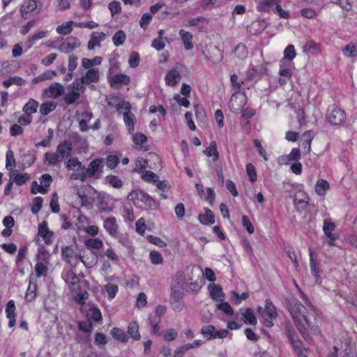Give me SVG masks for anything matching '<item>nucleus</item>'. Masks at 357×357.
I'll return each instance as SVG.
<instances>
[{
  "instance_id": "obj_1",
  "label": "nucleus",
  "mask_w": 357,
  "mask_h": 357,
  "mask_svg": "<svg viewBox=\"0 0 357 357\" xmlns=\"http://www.w3.org/2000/svg\"><path fill=\"white\" fill-rule=\"evenodd\" d=\"M287 309L302 336L307 342H310L311 337H309L307 333V328L313 330L315 333H319L320 331L317 327L314 326L306 315L305 306L298 299L291 298L289 301Z\"/></svg>"
},
{
  "instance_id": "obj_2",
  "label": "nucleus",
  "mask_w": 357,
  "mask_h": 357,
  "mask_svg": "<svg viewBox=\"0 0 357 357\" xmlns=\"http://www.w3.org/2000/svg\"><path fill=\"white\" fill-rule=\"evenodd\" d=\"M230 80L236 91L231 96L229 107L232 112L238 113L242 110L245 105V98L239 96V91L243 82L238 80V76L236 74L231 75Z\"/></svg>"
},
{
  "instance_id": "obj_3",
  "label": "nucleus",
  "mask_w": 357,
  "mask_h": 357,
  "mask_svg": "<svg viewBox=\"0 0 357 357\" xmlns=\"http://www.w3.org/2000/svg\"><path fill=\"white\" fill-rule=\"evenodd\" d=\"M176 280H178L177 284L178 287L174 286L172 287L170 294V305L172 308L175 311H181L183 307V298L184 293L180 289L182 286L183 281V273L182 272H178L176 275Z\"/></svg>"
},
{
  "instance_id": "obj_4",
  "label": "nucleus",
  "mask_w": 357,
  "mask_h": 357,
  "mask_svg": "<svg viewBox=\"0 0 357 357\" xmlns=\"http://www.w3.org/2000/svg\"><path fill=\"white\" fill-rule=\"evenodd\" d=\"M128 199L137 204L142 202L148 209L154 210L158 208L157 202L146 192L137 190L128 194Z\"/></svg>"
},
{
  "instance_id": "obj_5",
  "label": "nucleus",
  "mask_w": 357,
  "mask_h": 357,
  "mask_svg": "<svg viewBox=\"0 0 357 357\" xmlns=\"http://www.w3.org/2000/svg\"><path fill=\"white\" fill-rule=\"evenodd\" d=\"M258 312L264 319V325L268 328L272 327L273 326L272 319L278 317L277 309L272 301L267 298L265 301L264 309L259 307Z\"/></svg>"
},
{
  "instance_id": "obj_6",
  "label": "nucleus",
  "mask_w": 357,
  "mask_h": 357,
  "mask_svg": "<svg viewBox=\"0 0 357 357\" xmlns=\"http://www.w3.org/2000/svg\"><path fill=\"white\" fill-rule=\"evenodd\" d=\"M347 116L344 110L337 107L335 105L328 107L327 119L331 125L340 126L345 122Z\"/></svg>"
},
{
  "instance_id": "obj_7",
  "label": "nucleus",
  "mask_w": 357,
  "mask_h": 357,
  "mask_svg": "<svg viewBox=\"0 0 357 357\" xmlns=\"http://www.w3.org/2000/svg\"><path fill=\"white\" fill-rule=\"evenodd\" d=\"M40 184H38L36 181L31 183V192L36 195L37 193L46 194L48 192V188L52 182V177L49 174H43L40 178Z\"/></svg>"
},
{
  "instance_id": "obj_8",
  "label": "nucleus",
  "mask_w": 357,
  "mask_h": 357,
  "mask_svg": "<svg viewBox=\"0 0 357 357\" xmlns=\"http://www.w3.org/2000/svg\"><path fill=\"white\" fill-rule=\"evenodd\" d=\"M61 255L63 259L72 266H76L79 259L85 264L83 257L76 254L75 251L70 246H64L61 248Z\"/></svg>"
},
{
  "instance_id": "obj_9",
  "label": "nucleus",
  "mask_w": 357,
  "mask_h": 357,
  "mask_svg": "<svg viewBox=\"0 0 357 357\" xmlns=\"http://www.w3.org/2000/svg\"><path fill=\"white\" fill-rule=\"evenodd\" d=\"M335 229V224L332 222L331 218H326L324 220L323 231L326 237V243L330 246H335V241L339 237V235L333 233Z\"/></svg>"
},
{
  "instance_id": "obj_10",
  "label": "nucleus",
  "mask_w": 357,
  "mask_h": 357,
  "mask_svg": "<svg viewBox=\"0 0 357 357\" xmlns=\"http://www.w3.org/2000/svg\"><path fill=\"white\" fill-rule=\"evenodd\" d=\"M81 45L79 40L76 37H68L63 41L57 47L60 52L68 54L75 50V48L79 47Z\"/></svg>"
},
{
  "instance_id": "obj_11",
  "label": "nucleus",
  "mask_w": 357,
  "mask_h": 357,
  "mask_svg": "<svg viewBox=\"0 0 357 357\" xmlns=\"http://www.w3.org/2000/svg\"><path fill=\"white\" fill-rule=\"evenodd\" d=\"M202 54L208 61L217 63L222 59V54L216 46H209L202 51Z\"/></svg>"
},
{
  "instance_id": "obj_12",
  "label": "nucleus",
  "mask_w": 357,
  "mask_h": 357,
  "mask_svg": "<svg viewBox=\"0 0 357 357\" xmlns=\"http://www.w3.org/2000/svg\"><path fill=\"white\" fill-rule=\"evenodd\" d=\"M38 233L43 238L46 244L50 245L52 243L54 234L49 229L47 222L43 221L39 224Z\"/></svg>"
},
{
  "instance_id": "obj_13",
  "label": "nucleus",
  "mask_w": 357,
  "mask_h": 357,
  "mask_svg": "<svg viewBox=\"0 0 357 357\" xmlns=\"http://www.w3.org/2000/svg\"><path fill=\"white\" fill-rule=\"evenodd\" d=\"M103 168V159L96 158L92 160L88 167H86V172L90 177L96 176L97 174H101Z\"/></svg>"
},
{
  "instance_id": "obj_14",
  "label": "nucleus",
  "mask_w": 357,
  "mask_h": 357,
  "mask_svg": "<svg viewBox=\"0 0 357 357\" xmlns=\"http://www.w3.org/2000/svg\"><path fill=\"white\" fill-rule=\"evenodd\" d=\"M44 93L47 97L56 99L64 93V89L61 84L54 82L46 89Z\"/></svg>"
},
{
  "instance_id": "obj_15",
  "label": "nucleus",
  "mask_w": 357,
  "mask_h": 357,
  "mask_svg": "<svg viewBox=\"0 0 357 357\" xmlns=\"http://www.w3.org/2000/svg\"><path fill=\"white\" fill-rule=\"evenodd\" d=\"M72 149V143L68 140H65L59 144L56 152L58 153L61 161H63L65 158L71 155Z\"/></svg>"
},
{
  "instance_id": "obj_16",
  "label": "nucleus",
  "mask_w": 357,
  "mask_h": 357,
  "mask_svg": "<svg viewBox=\"0 0 357 357\" xmlns=\"http://www.w3.org/2000/svg\"><path fill=\"white\" fill-rule=\"evenodd\" d=\"M103 227L105 229L112 237H116L119 230V225L114 217H108L103 219Z\"/></svg>"
},
{
  "instance_id": "obj_17",
  "label": "nucleus",
  "mask_w": 357,
  "mask_h": 357,
  "mask_svg": "<svg viewBox=\"0 0 357 357\" xmlns=\"http://www.w3.org/2000/svg\"><path fill=\"white\" fill-rule=\"evenodd\" d=\"M63 278L69 286L70 291L76 289V287L79 286V279L72 270L66 271L63 275Z\"/></svg>"
},
{
  "instance_id": "obj_18",
  "label": "nucleus",
  "mask_w": 357,
  "mask_h": 357,
  "mask_svg": "<svg viewBox=\"0 0 357 357\" xmlns=\"http://www.w3.org/2000/svg\"><path fill=\"white\" fill-rule=\"evenodd\" d=\"M105 36L106 35L103 32L93 31L91 33V38L88 43V50H92L96 46H100V43L105 39Z\"/></svg>"
},
{
  "instance_id": "obj_19",
  "label": "nucleus",
  "mask_w": 357,
  "mask_h": 357,
  "mask_svg": "<svg viewBox=\"0 0 357 357\" xmlns=\"http://www.w3.org/2000/svg\"><path fill=\"white\" fill-rule=\"evenodd\" d=\"M6 314L7 318L9 319L8 326L10 328L13 327L16 323V314L15 302L13 300H10L8 302L6 307Z\"/></svg>"
},
{
  "instance_id": "obj_20",
  "label": "nucleus",
  "mask_w": 357,
  "mask_h": 357,
  "mask_svg": "<svg viewBox=\"0 0 357 357\" xmlns=\"http://www.w3.org/2000/svg\"><path fill=\"white\" fill-rule=\"evenodd\" d=\"M287 336L295 351L302 350L305 348L303 346V342L296 335L294 331L289 328H287Z\"/></svg>"
},
{
  "instance_id": "obj_21",
  "label": "nucleus",
  "mask_w": 357,
  "mask_h": 357,
  "mask_svg": "<svg viewBox=\"0 0 357 357\" xmlns=\"http://www.w3.org/2000/svg\"><path fill=\"white\" fill-rule=\"evenodd\" d=\"M179 36L184 44V47L186 50H190L193 48L194 45L192 43V34L183 29H181L178 32Z\"/></svg>"
},
{
  "instance_id": "obj_22",
  "label": "nucleus",
  "mask_w": 357,
  "mask_h": 357,
  "mask_svg": "<svg viewBox=\"0 0 357 357\" xmlns=\"http://www.w3.org/2000/svg\"><path fill=\"white\" fill-rule=\"evenodd\" d=\"M181 78L179 71L175 68L170 70L165 76L166 84L169 86H174Z\"/></svg>"
},
{
  "instance_id": "obj_23",
  "label": "nucleus",
  "mask_w": 357,
  "mask_h": 357,
  "mask_svg": "<svg viewBox=\"0 0 357 357\" xmlns=\"http://www.w3.org/2000/svg\"><path fill=\"white\" fill-rule=\"evenodd\" d=\"M61 162L56 152H47L44 155V162L49 166H59Z\"/></svg>"
},
{
  "instance_id": "obj_24",
  "label": "nucleus",
  "mask_w": 357,
  "mask_h": 357,
  "mask_svg": "<svg viewBox=\"0 0 357 357\" xmlns=\"http://www.w3.org/2000/svg\"><path fill=\"white\" fill-rule=\"evenodd\" d=\"M73 294L75 301L79 305L85 303L86 300L88 298L89 294L86 290H82L79 286L76 287V289L71 291Z\"/></svg>"
},
{
  "instance_id": "obj_25",
  "label": "nucleus",
  "mask_w": 357,
  "mask_h": 357,
  "mask_svg": "<svg viewBox=\"0 0 357 357\" xmlns=\"http://www.w3.org/2000/svg\"><path fill=\"white\" fill-rule=\"evenodd\" d=\"M39 103L37 100L30 98L28 102L24 105L22 111L26 116H31L32 114L37 112Z\"/></svg>"
},
{
  "instance_id": "obj_26",
  "label": "nucleus",
  "mask_w": 357,
  "mask_h": 357,
  "mask_svg": "<svg viewBox=\"0 0 357 357\" xmlns=\"http://www.w3.org/2000/svg\"><path fill=\"white\" fill-rule=\"evenodd\" d=\"M100 73L98 68H91L88 70L86 75L82 76L86 84L91 82H98L99 80Z\"/></svg>"
},
{
  "instance_id": "obj_27",
  "label": "nucleus",
  "mask_w": 357,
  "mask_h": 357,
  "mask_svg": "<svg viewBox=\"0 0 357 357\" xmlns=\"http://www.w3.org/2000/svg\"><path fill=\"white\" fill-rule=\"evenodd\" d=\"M48 32L47 31H37L33 35L29 37L26 42V47L31 48L36 40L46 38Z\"/></svg>"
},
{
  "instance_id": "obj_28",
  "label": "nucleus",
  "mask_w": 357,
  "mask_h": 357,
  "mask_svg": "<svg viewBox=\"0 0 357 357\" xmlns=\"http://www.w3.org/2000/svg\"><path fill=\"white\" fill-rule=\"evenodd\" d=\"M199 222L203 225H211L215 222V217L211 209L206 208L205 214H200L198 216Z\"/></svg>"
},
{
  "instance_id": "obj_29",
  "label": "nucleus",
  "mask_w": 357,
  "mask_h": 357,
  "mask_svg": "<svg viewBox=\"0 0 357 357\" xmlns=\"http://www.w3.org/2000/svg\"><path fill=\"white\" fill-rule=\"evenodd\" d=\"M75 23L76 22L74 21L66 22L61 25H59L56 27V31L60 35H68L73 31V25L75 26Z\"/></svg>"
},
{
  "instance_id": "obj_30",
  "label": "nucleus",
  "mask_w": 357,
  "mask_h": 357,
  "mask_svg": "<svg viewBox=\"0 0 357 357\" xmlns=\"http://www.w3.org/2000/svg\"><path fill=\"white\" fill-rule=\"evenodd\" d=\"M123 121L128 130L130 132H132L135 129V116L130 112L123 113Z\"/></svg>"
},
{
  "instance_id": "obj_31",
  "label": "nucleus",
  "mask_w": 357,
  "mask_h": 357,
  "mask_svg": "<svg viewBox=\"0 0 357 357\" xmlns=\"http://www.w3.org/2000/svg\"><path fill=\"white\" fill-rule=\"evenodd\" d=\"M130 82V77L125 74L114 75L110 80V85L114 87L117 84H127Z\"/></svg>"
},
{
  "instance_id": "obj_32",
  "label": "nucleus",
  "mask_w": 357,
  "mask_h": 357,
  "mask_svg": "<svg viewBox=\"0 0 357 357\" xmlns=\"http://www.w3.org/2000/svg\"><path fill=\"white\" fill-rule=\"evenodd\" d=\"M110 334L112 336L121 342H127L128 341V335L121 328L115 327L112 329Z\"/></svg>"
},
{
  "instance_id": "obj_33",
  "label": "nucleus",
  "mask_w": 357,
  "mask_h": 357,
  "mask_svg": "<svg viewBox=\"0 0 357 357\" xmlns=\"http://www.w3.org/2000/svg\"><path fill=\"white\" fill-rule=\"evenodd\" d=\"M204 153L208 157L213 156V160L216 161L219 159L220 155L217 150V144L215 141L211 142L209 146L204 151Z\"/></svg>"
},
{
  "instance_id": "obj_34",
  "label": "nucleus",
  "mask_w": 357,
  "mask_h": 357,
  "mask_svg": "<svg viewBox=\"0 0 357 357\" xmlns=\"http://www.w3.org/2000/svg\"><path fill=\"white\" fill-rule=\"evenodd\" d=\"M128 333L131 338L139 340L140 339V334L139 332V325L137 321L130 322L128 326Z\"/></svg>"
},
{
  "instance_id": "obj_35",
  "label": "nucleus",
  "mask_w": 357,
  "mask_h": 357,
  "mask_svg": "<svg viewBox=\"0 0 357 357\" xmlns=\"http://www.w3.org/2000/svg\"><path fill=\"white\" fill-rule=\"evenodd\" d=\"M241 312L245 323L251 325L257 324L256 317L251 308H247L245 312H243V309H241Z\"/></svg>"
},
{
  "instance_id": "obj_36",
  "label": "nucleus",
  "mask_w": 357,
  "mask_h": 357,
  "mask_svg": "<svg viewBox=\"0 0 357 357\" xmlns=\"http://www.w3.org/2000/svg\"><path fill=\"white\" fill-rule=\"evenodd\" d=\"M295 48L293 45H289L284 51V58L280 61L282 64H284L286 60L292 61L296 57Z\"/></svg>"
},
{
  "instance_id": "obj_37",
  "label": "nucleus",
  "mask_w": 357,
  "mask_h": 357,
  "mask_svg": "<svg viewBox=\"0 0 357 357\" xmlns=\"http://www.w3.org/2000/svg\"><path fill=\"white\" fill-rule=\"evenodd\" d=\"M37 285L36 283H33L31 280L29 282L26 293L25 294V300L28 302L33 301L36 296Z\"/></svg>"
},
{
  "instance_id": "obj_38",
  "label": "nucleus",
  "mask_w": 357,
  "mask_h": 357,
  "mask_svg": "<svg viewBox=\"0 0 357 357\" xmlns=\"http://www.w3.org/2000/svg\"><path fill=\"white\" fill-rule=\"evenodd\" d=\"M329 188V183L327 181L319 179L317 181L315 191L319 195H324L326 190Z\"/></svg>"
},
{
  "instance_id": "obj_39",
  "label": "nucleus",
  "mask_w": 357,
  "mask_h": 357,
  "mask_svg": "<svg viewBox=\"0 0 357 357\" xmlns=\"http://www.w3.org/2000/svg\"><path fill=\"white\" fill-rule=\"evenodd\" d=\"M87 176L88 173L86 172V167H82L77 168L76 171L71 174L70 178L84 181L86 180Z\"/></svg>"
},
{
  "instance_id": "obj_40",
  "label": "nucleus",
  "mask_w": 357,
  "mask_h": 357,
  "mask_svg": "<svg viewBox=\"0 0 357 357\" xmlns=\"http://www.w3.org/2000/svg\"><path fill=\"white\" fill-rule=\"evenodd\" d=\"M56 107V105L53 102H45L40 107V113L43 116H46L53 112Z\"/></svg>"
},
{
  "instance_id": "obj_41",
  "label": "nucleus",
  "mask_w": 357,
  "mask_h": 357,
  "mask_svg": "<svg viewBox=\"0 0 357 357\" xmlns=\"http://www.w3.org/2000/svg\"><path fill=\"white\" fill-rule=\"evenodd\" d=\"M208 290L210 296L213 299H218L222 296V289L220 285L217 284H209Z\"/></svg>"
},
{
  "instance_id": "obj_42",
  "label": "nucleus",
  "mask_w": 357,
  "mask_h": 357,
  "mask_svg": "<svg viewBox=\"0 0 357 357\" xmlns=\"http://www.w3.org/2000/svg\"><path fill=\"white\" fill-rule=\"evenodd\" d=\"M34 271L36 273V276L37 278H40L42 276H47L48 272L47 266L44 264L42 262H38L34 267Z\"/></svg>"
},
{
  "instance_id": "obj_43",
  "label": "nucleus",
  "mask_w": 357,
  "mask_h": 357,
  "mask_svg": "<svg viewBox=\"0 0 357 357\" xmlns=\"http://www.w3.org/2000/svg\"><path fill=\"white\" fill-rule=\"evenodd\" d=\"M126 33L122 30H119L112 37L114 45L116 47L123 45L126 40Z\"/></svg>"
},
{
  "instance_id": "obj_44",
  "label": "nucleus",
  "mask_w": 357,
  "mask_h": 357,
  "mask_svg": "<svg viewBox=\"0 0 357 357\" xmlns=\"http://www.w3.org/2000/svg\"><path fill=\"white\" fill-rule=\"evenodd\" d=\"M201 333L206 337L207 340L215 339V328L213 325L204 326L201 330Z\"/></svg>"
},
{
  "instance_id": "obj_45",
  "label": "nucleus",
  "mask_w": 357,
  "mask_h": 357,
  "mask_svg": "<svg viewBox=\"0 0 357 357\" xmlns=\"http://www.w3.org/2000/svg\"><path fill=\"white\" fill-rule=\"evenodd\" d=\"M309 251H310V267L311 273L315 278L317 279L319 277V269L318 267V264L313 258V255H312V252L311 250H310Z\"/></svg>"
},
{
  "instance_id": "obj_46",
  "label": "nucleus",
  "mask_w": 357,
  "mask_h": 357,
  "mask_svg": "<svg viewBox=\"0 0 357 357\" xmlns=\"http://www.w3.org/2000/svg\"><path fill=\"white\" fill-rule=\"evenodd\" d=\"M15 164L16 162L15 159L14 158V153L13 151L9 149L6 152V168L9 171H12L13 169L15 167Z\"/></svg>"
},
{
  "instance_id": "obj_47",
  "label": "nucleus",
  "mask_w": 357,
  "mask_h": 357,
  "mask_svg": "<svg viewBox=\"0 0 357 357\" xmlns=\"http://www.w3.org/2000/svg\"><path fill=\"white\" fill-rule=\"evenodd\" d=\"M80 97V93L75 91H72L68 93L64 97V101L67 105H72Z\"/></svg>"
},
{
  "instance_id": "obj_48",
  "label": "nucleus",
  "mask_w": 357,
  "mask_h": 357,
  "mask_svg": "<svg viewBox=\"0 0 357 357\" xmlns=\"http://www.w3.org/2000/svg\"><path fill=\"white\" fill-rule=\"evenodd\" d=\"M342 52L347 57L353 58L357 55V45L348 44L342 49Z\"/></svg>"
},
{
  "instance_id": "obj_49",
  "label": "nucleus",
  "mask_w": 357,
  "mask_h": 357,
  "mask_svg": "<svg viewBox=\"0 0 357 357\" xmlns=\"http://www.w3.org/2000/svg\"><path fill=\"white\" fill-rule=\"evenodd\" d=\"M106 181L111 185L112 186L113 188H120L122 187V181L121 180L117 177L116 176H114V175H109V176H107L106 178Z\"/></svg>"
},
{
  "instance_id": "obj_50",
  "label": "nucleus",
  "mask_w": 357,
  "mask_h": 357,
  "mask_svg": "<svg viewBox=\"0 0 357 357\" xmlns=\"http://www.w3.org/2000/svg\"><path fill=\"white\" fill-rule=\"evenodd\" d=\"M162 335L166 341H174L178 337V332L174 328H169L162 331Z\"/></svg>"
},
{
  "instance_id": "obj_51",
  "label": "nucleus",
  "mask_w": 357,
  "mask_h": 357,
  "mask_svg": "<svg viewBox=\"0 0 357 357\" xmlns=\"http://www.w3.org/2000/svg\"><path fill=\"white\" fill-rule=\"evenodd\" d=\"M37 7V2L36 0H28L24 3V4L21 7L20 11L22 13H29L31 11H33L36 10Z\"/></svg>"
},
{
  "instance_id": "obj_52",
  "label": "nucleus",
  "mask_w": 357,
  "mask_h": 357,
  "mask_svg": "<svg viewBox=\"0 0 357 357\" xmlns=\"http://www.w3.org/2000/svg\"><path fill=\"white\" fill-rule=\"evenodd\" d=\"M246 173L252 183L257 181V176L256 169L252 163H248L246 165Z\"/></svg>"
},
{
  "instance_id": "obj_53",
  "label": "nucleus",
  "mask_w": 357,
  "mask_h": 357,
  "mask_svg": "<svg viewBox=\"0 0 357 357\" xmlns=\"http://www.w3.org/2000/svg\"><path fill=\"white\" fill-rule=\"evenodd\" d=\"M105 289L109 299H113L118 292L119 287L116 284L109 283L105 286Z\"/></svg>"
},
{
  "instance_id": "obj_54",
  "label": "nucleus",
  "mask_w": 357,
  "mask_h": 357,
  "mask_svg": "<svg viewBox=\"0 0 357 357\" xmlns=\"http://www.w3.org/2000/svg\"><path fill=\"white\" fill-rule=\"evenodd\" d=\"M308 198L307 195L303 193V198L298 199L297 197L294 199V204L297 208H300L302 210H305L308 206Z\"/></svg>"
},
{
  "instance_id": "obj_55",
  "label": "nucleus",
  "mask_w": 357,
  "mask_h": 357,
  "mask_svg": "<svg viewBox=\"0 0 357 357\" xmlns=\"http://www.w3.org/2000/svg\"><path fill=\"white\" fill-rule=\"evenodd\" d=\"M150 260L154 265L162 264L163 263V258L161 254L157 251H151L149 254Z\"/></svg>"
},
{
  "instance_id": "obj_56",
  "label": "nucleus",
  "mask_w": 357,
  "mask_h": 357,
  "mask_svg": "<svg viewBox=\"0 0 357 357\" xmlns=\"http://www.w3.org/2000/svg\"><path fill=\"white\" fill-rule=\"evenodd\" d=\"M139 55L137 52H132L128 59L129 66L132 68L137 67L139 64Z\"/></svg>"
},
{
  "instance_id": "obj_57",
  "label": "nucleus",
  "mask_w": 357,
  "mask_h": 357,
  "mask_svg": "<svg viewBox=\"0 0 357 357\" xmlns=\"http://www.w3.org/2000/svg\"><path fill=\"white\" fill-rule=\"evenodd\" d=\"M142 178L146 182H156L158 181V176L151 171L142 172Z\"/></svg>"
},
{
  "instance_id": "obj_58",
  "label": "nucleus",
  "mask_w": 357,
  "mask_h": 357,
  "mask_svg": "<svg viewBox=\"0 0 357 357\" xmlns=\"http://www.w3.org/2000/svg\"><path fill=\"white\" fill-rule=\"evenodd\" d=\"M29 177L30 176L28 173H17L13 178V182H15L18 185H22L26 182Z\"/></svg>"
},
{
  "instance_id": "obj_59",
  "label": "nucleus",
  "mask_w": 357,
  "mask_h": 357,
  "mask_svg": "<svg viewBox=\"0 0 357 357\" xmlns=\"http://www.w3.org/2000/svg\"><path fill=\"white\" fill-rule=\"evenodd\" d=\"M146 238L149 243L158 245L160 248H165L167 246V243L159 237L153 235H148Z\"/></svg>"
},
{
  "instance_id": "obj_60",
  "label": "nucleus",
  "mask_w": 357,
  "mask_h": 357,
  "mask_svg": "<svg viewBox=\"0 0 357 357\" xmlns=\"http://www.w3.org/2000/svg\"><path fill=\"white\" fill-rule=\"evenodd\" d=\"M191 349V346L184 344L174 350V357H183L185 354Z\"/></svg>"
},
{
  "instance_id": "obj_61",
  "label": "nucleus",
  "mask_w": 357,
  "mask_h": 357,
  "mask_svg": "<svg viewBox=\"0 0 357 357\" xmlns=\"http://www.w3.org/2000/svg\"><path fill=\"white\" fill-rule=\"evenodd\" d=\"M234 52L237 57L241 59L247 57L248 53L246 47L242 44H239L236 47Z\"/></svg>"
},
{
  "instance_id": "obj_62",
  "label": "nucleus",
  "mask_w": 357,
  "mask_h": 357,
  "mask_svg": "<svg viewBox=\"0 0 357 357\" xmlns=\"http://www.w3.org/2000/svg\"><path fill=\"white\" fill-rule=\"evenodd\" d=\"M43 199L41 197H36L33 200V206L31 207V212L33 214H37L40 210L43 205Z\"/></svg>"
},
{
  "instance_id": "obj_63",
  "label": "nucleus",
  "mask_w": 357,
  "mask_h": 357,
  "mask_svg": "<svg viewBox=\"0 0 357 357\" xmlns=\"http://www.w3.org/2000/svg\"><path fill=\"white\" fill-rule=\"evenodd\" d=\"M108 8L111 12L112 16H114L115 14H119L121 11V6L119 1H113L110 2L108 5Z\"/></svg>"
},
{
  "instance_id": "obj_64",
  "label": "nucleus",
  "mask_w": 357,
  "mask_h": 357,
  "mask_svg": "<svg viewBox=\"0 0 357 357\" xmlns=\"http://www.w3.org/2000/svg\"><path fill=\"white\" fill-rule=\"evenodd\" d=\"M119 163V158L114 155H109L107 157L106 164L109 169L115 168Z\"/></svg>"
}]
</instances>
